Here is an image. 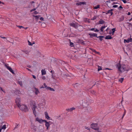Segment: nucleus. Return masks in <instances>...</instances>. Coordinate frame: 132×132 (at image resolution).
Listing matches in <instances>:
<instances>
[{
    "label": "nucleus",
    "mask_w": 132,
    "mask_h": 132,
    "mask_svg": "<svg viewBox=\"0 0 132 132\" xmlns=\"http://www.w3.org/2000/svg\"><path fill=\"white\" fill-rule=\"evenodd\" d=\"M43 127L42 125H40L39 126V129L40 130V131L42 130H43Z\"/></svg>",
    "instance_id": "obj_28"
},
{
    "label": "nucleus",
    "mask_w": 132,
    "mask_h": 132,
    "mask_svg": "<svg viewBox=\"0 0 132 132\" xmlns=\"http://www.w3.org/2000/svg\"><path fill=\"white\" fill-rule=\"evenodd\" d=\"M86 4V3L85 2H80L79 3H76V5H81V4Z\"/></svg>",
    "instance_id": "obj_20"
},
{
    "label": "nucleus",
    "mask_w": 132,
    "mask_h": 132,
    "mask_svg": "<svg viewBox=\"0 0 132 132\" xmlns=\"http://www.w3.org/2000/svg\"><path fill=\"white\" fill-rule=\"evenodd\" d=\"M90 49L93 52H96V51L94 50V49H92V48H90Z\"/></svg>",
    "instance_id": "obj_50"
},
{
    "label": "nucleus",
    "mask_w": 132,
    "mask_h": 132,
    "mask_svg": "<svg viewBox=\"0 0 132 132\" xmlns=\"http://www.w3.org/2000/svg\"><path fill=\"white\" fill-rule=\"evenodd\" d=\"M45 117L48 120L50 119V117L49 116L48 113L47 112H45Z\"/></svg>",
    "instance_id": "obj_16"
},
{
    "label": "nucleus",
    "mask_w": 132,
    "mask_h": 132,
    "mask_svg": "<svg viewBox=\"0 0 132 132\" xmlns=\"http://www.w3.org/2000/svg\"><path fill=\"white\" fill-rule=\"evenodd\" d=\"M6 125H4L3 126V127H2L1 129H6Z\"/></svg>",
    "instance_id": "obj_40"
},
{
    "label": "nucleus",
    "mask_w": 132,
    "mask_h": 132,
    "mask_svg": "<svg viewBox=\"0 0 132 132\" xmlns=\"http://www.w3.org/2000/svg\"><path fill=\"white\" fill-rule=\"evenodd\" d=\"M18 83L21 86H22V82L21 81H18Z\"/></svg>",
    "instance_id": "obj_29"
},
{
    "label": "nucleus",
    "mask_w": 132,
    "mask_h": 132,
    "mask_svg": "<svg viewBox=\"0 0 132 132\" xmlns=\"http://www.w3.org/2000/svg\"><path fill=\"white\" fill-rule=\"evenodd\" d=\"M116 66L118 71L121 72L127 71L129 70V68L128 66L126 65L123 64L118 63L116 64Z\"/></svg>",
    "instance_id": "obj_1"
},
{
    "label": "nucleus",
    "mask_w": 132,
    "mask_h": 132,
    "mask_svg": "<svg viewBox=\"0 0 132 132\" xmlns=\"http://www.w3.org/2000/svg\"><path fill=\"white\" fill-rule=\"evenodd\" d=\"M100 5H98L97 6H95L94 7V9H97L98 8H99L100 7Z\"/></svg>",
    "instance_id": "obj_38"
},
{
    "label": "nucleus",
    "mask_w": 132,
    "mask_h": 132,
    "mask_svg": "<svg viewBox=\"0 0 132 132\" xmlns=\"http://www.w3.org/2000/svg\"><path fill=\"white\" fill-rule=\"evenodd\" d=\"M75 109V108L74 107H72L70 109H66V110L68 112H71L73 110Z\"/></svg>",
    "instance_id": "obj_17"
},
{
    "label": "nucleus",
    "mask_w": 132,
    "mask_h": 132,
    "mask_svg": "<svg viewBox=\"0 0 132 132\" xmlns=\"http://www.w3.org/2000/svg\"><path fill=\"white\" fill-rule=\"evenodd\" d=\"M115 31V28H114L112 29V30H110L109 31V34L113 35L114 34V32Z\"/></svg>",
    "instance_id": "obj_13"
},
{
    "label": "nucleus",
    "mask_w": 132,
    "mask_h": 132,
    "mask_svg": "<svg viewBox=\"0 0 132 132\" xmlns=\"http://www.w3.org/2000/svg\"><path fill=\"white\" fill-rule=\"evenodd\" d=\"M39 19L41 21H43L44 20V18H43V17H41Z\"/></svg>",
    "instance_id": "obj_51"
},
{
    "label": "nucleus",
    "mask_w": 132,
    "mask_h": 132,
    "mask_svg": "<svg viewBox=\"0 0 132 132\" xmlns=\"http://www.w3.org/2000/svg\"><path fill=\"white\" fill-rule=\"evenodd\" d=\"M92 92L93 94H95V92L93 90Z\"/></svg>",
    "instance_id": "obj_60"
},
{
    "label": "nucleus",
    "mask_w": 132,
    "mask_h": 132,
    "mask_svg": "<svg viewBox=\"0 0 132 132\" xmlns=\"http://www.w3.org/2000/svg\"><path fill=\"white\" fill-rule=\"evenodd\" d=\"M5 65L6 67L13 74H14V72L13 70L10 67H9L6 64H5Z\"/></svg>",
    "instance_id": "obj_8"
},
{
    "label": "nucleus",
    "mask_w": 132,
    "mask_h": 132,
    "mask_svg": "<svg viewBox=\"0 0 132 132\" xmlns=\"http://www.w3.org/2000/svg\"><path fill=\"white\" fill-rule=\"evenodd\" d=\"M126 110H124V114H123V116L122 117V118H123L124 116L125 115V114H126Z\"/></svg>",
    "instance_id": "obj_44"
},
{
    "label": "nucleus",
    "mask_w": 132,
    "mask_h": 132,
    "mask_svg": "<svg viewBox=\"0 0 132 132\" xmlns=\"http://www.w3.org/2000/svg\"><path fill=\"white\" fill-rule=\"evenodd\" d=\"M27 67L29 68H31V66L29 65H27Z\"/></svg>",
    "instance_id": "obj_61"
},
{
    "label": "nucleus",
    "mask_w": 132,
    "mask_h": 132,
    "mask_svg": "<svg viewBox=\"0 0 132 132\" xmlns=\"http://www.w3.org/2000/svg\"><path fill=\"white\" fill-rule=\"evenodd\" d=\"M92 128L95 130H98V127H97V123H93L91 124Z\"/></svg>",
    "instance_id": "obj_6"
},
{
    "label": "nucleus",
    "mask_w": 132,
    "mask_h": 132,
    "mask_svg": "<svg viewBox=\"0 0 132 132\" xmlns=\"http://www.w3.org/2000/svg\"><path fill=\"white\" fill-rule=\"evenodd\" d=\"M30 105L31 109L32 108H36L37 107L36 105L35 102L33 101H31L30 102Z\"/></svg>",
    "instance_id": "obj_5"
},
{
    "label": "nucleus",
    "mask_w": 132,
    "mask_h": 132,
    "mask_svg": "<svg viewBox=\"0 0 132 132\" xmlns=\"http://www.w3.org/2000/svg\"><path fill=\"white\" fill-rule=\"evenodd\" d=\"M28 45H32V44L31 43L29 42V40L28 41Z\"/></svg>",
    "instance_id": "obj_49"
},
{
    "label": "nucleus",
    "mask_w": 132,
    "mask_h": 132,
    "mask_svg": "<svg viewBox=\"0 0 132 132\" xmlns=\"http://www.w3.org/2000/svg\"><path fill=\"white\" fill-rule=\"evenodd\" d=\"M92 101V100L89 98H87L84 100H82V105L84 107H87L88 105V103H91Z\"/></svg>",
    "instance_id": "obj_2"
},
{
    "label": "nucleus",
    "mask_w": 132,
    "mask_h": 132,
    "mask_svg": "<svg viewBox=\"0 0 132 132\" xmlns=\"http://www.w3.org/2000/svg\"><path fill=\"white\" fill-rule=\"evenodd\" d=\"M17 27L19 28L20 29H21L22 28H24V27L22 26H16Z\"/></svg>",
    "instance_id": "obj_43"
},
{
    "label": "nucleus",
    "mask_w": 132,
    "mask_h": 132,
    "mask_svg": "<svg viewBox=\"0 0 132 132\" xmlns=\"http://www.w3.org/2000/svg\"><path fill=\"white\" fill-rule=\"evenodd\" d=\"M33 15V16L35 18L36 21H37L38 20V19L40 17V15Z\"/></svg>",
    "instance_id": "obj_21"
},
{
    "label": "nucleus",
    "mask_w": 132,
    "mask_h": 132,
    "mask_svg": "<svg viewBox=\"0 0 132 132\" xmlns=\"http://www.w3.org/2000/svg\"><path fill=\"white\" fill-rule=\"evenodd\" d=\"M70 25L76 29H77L79 27L80 28H82V27L79 25H78L77 23H71L70 24Z\"/></svg>",
    "instance_id": "obj_4"
},
{
    "label": "nucleus",
    "mask_w": 132,
    "mask_h": 132,
    "mask_svg": "<svg viewBox=\"0 0 132 132\" xmlns=\"http://www.w3.org/2000/svg\"><path fill=\"white\" fill-rule=\"evenodd\" d=\"M18 107L21 110L24 112H27L28 111L27 106L24 105H20Z\"/></svg>",
    "instance_id": "obj_3"
},
{
    "label": "nucleus",
    "mask_w": 132,
    "mask_h": 132,
    "mask_svg": "<svg viewBox=\"0 0 132 132\" xmlns=\"http://www.w3.org/2000/svg\"><path fill=\"white\" fill-rule=\"evenodd\" d=\"M88 35L90 36V37L91 38H93L94 37H97V34L96 33H89Z\"/></svg>",
    "instance_id": "obj_11"
},
{
    "label": "nucleus",
    "mask_w": 132,
    "mask_h": 132,
    "mask_svg": "<svg viewBox=\"0 0 132 132\" xmlns=\"http://www.w3.org/2000/svg\"><path fill=\"white\" fill-rule=\"evenodd\" d=\"M66 77H69V75L68 74H65L64 75Z\"/></svg>",
    "instance_id": "obj_58"
},
{
    "label": "nucleus",
    "mask_w": 132,
    "mask_h": 132,
    "mask_svg": "<svg viewBox=\"0 0 132 132\" xmlns=\"http://www.w3.org/2000/svg\"><path fill=\"white\" fill-rule=\"evenodd\" d=\"M104 37L103 36H97V38H98L101 41H102L103 40L102 38H104Z\"/></svg>",
    "instance_id": "obj_25"
},
{
    "label": "nucleus",
    "mask_w": 132,
    "mask_h": 132,
    "mask_svg": "<svg viewBox=\"0 0 132 132\" xmlns=\"http://www.w3.org/2000/svg\"><path fill=\"white\" fill-rule=\"evenodd\" d=\"M105 22L103 20L101 19L99 21L98 23V24H103Z\"/></svg>",
    "instance_id": "obj_19"
},
{
    "label": "nucleus",
    "mask_w": 132,
    "mask_h": 132,
    "mask_svg": "<svg viewBox=\"0 0 132 132\" xmlns=\"http://www.w3.org/2000/svg\"><path fill=\"white\" fill-rule=\"evenodd\" d=\"M73 45V43L71 42H70V46L71 47H72Z\"/></svg>",
    "instance_id": "obj_46"
},
{
    "label": "nucleus",
    "mask_w": 132,
    "mask_h": 132,
    "mask_svg": "<svg viewBox=\"0 0 132 132\" xmlns=\"http://www.w3.org/2000/svg\"><path fill=\"white\" fill-rule=\"evenodd\" d=\"M0 89H1V90H2V91H3L5 93V92L3 90V89L1 87H0Z\"/></svg>",
    "instance_id": "obj_59"
},
{
    "label": "nucleus",
    "mask_w": 132,
    "mask_h": 132,
    "mask_svg": "<svg viewBox=\"0 0 132 132\" xmlns=\"http://www.w3.org/2000/svg\"><path fill=\"white\" fill-rule=\"evenodd\" d=\"M102 69L101 68V67L98 66V71H99L100 70H101Z\"/></svg>",
    "instance_id": "obj_37"
},
{
    "label": "nucleus",
    "mask_w": 132,
    "mask_h": 132,
    "mask_svg": "<svg viewBox=\"0 0 132 132\" xmlns=\"http://www.w3.org/2000/svg\"><path fill=\"white\" fill-rule=\"evenodd\" d=\"M4 3L3 2H1V1H0V4H4Z\"/></svg>",
    "instance_id": "obj_64"
},
{
    "label": "nucleus",
    "mask_w": 132,
    "mask_h": 132,
    "mask_svg": "<svg viewBox=\"0 0 132 132\" xmlns=\"http://www.w3.org/2000/svg\"><path fill=\"white\" fill-rule=\"evenodd\" d=\"M36 121L38 122L39 123H41L42 122H44V120H43L41 119H40L38 117H37L36 119Z\"/></svg>",
    "instance_id": "obj_12"
},
{
    "label": "nucleus",
    "mask_w": 132,
    "mask_h": 132,
    "mask_svg": "<svg viewBox=\"0 0 132 132\" xmlns=\"http://www.w3.org/2000/svg\"><path fill=\"white\" fill-rule=\"evenodd\" d=\"M22 51L24 53H25L27 55H29V51L27 50H25L24 51L22 50Z\"/></svg>",
    "instance_id": "obj_27"
},
{
    "label": "nucleus",
    "mask_w": 132,
    "mask_h": 132,
    "mask_svg": "<svg viewBox=\"0 0 132 132\" xmlns=\"http://www.w3.org/2000/svg\"><path fill=\"white\" fill-rule=\"evenodd\" d=\"M122 1L124 3H126L127 2V1L126 0H123Z\"/></svg>",
    "instance_id": "obj_57"
},
{
    "label": "nucleus",
    "mask_w": 132,
    "mask_h": 132,
    "mask_svg": "<svg viewBox=\"0 0 132 132\" xmlns=\"http://www.w3.org/2000/svg\"><path fill=\"white\" fill-rule=\"evenodd\" d=\"M124 80V78H120L119 79V81L121 82H122Z\"/></svg>",
    "instance_id": "obj_31"
},
{
    "label": "nucleus",
    "mask_w": 132,
    "mask_h": 132,
    "mask_svg": "<svg viewBox=\"0 0 132 132\" xmlns=\"http://www.w3.org/2000/svg\"><path fill=\"white\" fill-rule=\"evenodd\" d=\"M118 6V5H114L113 6V7L114 8H116Z\"/></svg>",
    "instance_id": "obj_54"
},
{
    "label": "nucleus",
    "mask_w": 132,
    "mask_h": 132,
    "mask_svg": "<svg viewBox=\"0 0 132 132\" xmlns=\"http://www.w3.org/2000/svg\"><path fill=\"white\" fill-rule=\"evenodd\" d=\"M32 77H33L35 79H36V77L34 75H32Z\"/></svg>",
    "instance_id": "obj_62"
},
{
    "label": "nucleus",
    "mask_w": 132,
    "mask_h": 132,
    "mask_svg": "<svg viewBox=\"0 0 132 132\" xmlns=\"http://www.w3.org/2000/svg\"><path fill=\"white\" fill-rule=\"evenodd\" d=\"M39 13L38 12H37V11H35L34 12V13L35 14H37Z\"/></svg>",
    "instance_id": "obj_53"
},
{
    "label": "nucleus",
    "mask_w": 132,
    "mask_h": 132,
    "mask_svg": "<svg viewBox=\"0 0 132 132\" xmlns=\"http://www.w3.org/2000/svg\"><path fill=\"white\" fill-rule=\"evenodd\" d=\"M46 24L45 23H43L41 24V26L43 27H45L46 26Z\"/></svg>",
    "instance_id": "obj_35"
},
{
    "label": "nucleus",
    "mask_w": 132,
    "mask_h": 132,
    "mask_svg": "<svg viewBox=\"0 0 132 132\" xmlns=\"http://www.w3.org/2000/svg\"><path fill=\"white\" fill-rule=\"evenodd\" d=\"M20 92L18 90H16L15 92V93L16 94L18 95L20 93Z\"/></svg>",
    "instance_id": "obj_34"
},
{
    "label": "nucleus",
    "mask_w": 132,
    "mask_h": 132,
    "mask_svg": "<svg viewBox=\"0 0 132 132\" xmlns=\"http://www.w3.org/2000/svg\"><path fill=\"white\" fill-rule=\"evenodd\" d=\"M47 90H49L52 91H55V90L53 88H52L50 87H47Z\"/></svg>",
    "instance_id": "obj_23"
},
{
    "label": "nucleus",
    "mask_w": 132,
    "mask_h": 132,
    "mask_svg": "<svg viewBox=\"0 0 132 132\" xmlns=\"http://www.w3.org/2000/svg\"><path fill=\"white\" fill-rule=\"evenodd\" d=\"M72 132H77V130L75 128H73L72 130Z\"/></svg>",
    "instance_id": "obj_30"
},
{
    "label": "nucleus",
    "mask_w": 132,
    "mask_h": 132,
    "mask_svg": "<svg viewBox=\"0 0 132 132\" xmlns=\"http://www.w3.org/2000/svg\"><path fill=\"white\" fill-rule=\"evenodd\" d=\"M37 7H36V8H34L32 10H31L30 11V12H32L33 11H35L37 9Z\"/></svg>",
    "instance_id": "obj_41"
},
{
    "label": "nucleus",
    "mask_w": 132,
    "mask_h": 132,
    "mask_svg": "<svg viewBox=\"0 0 132 132\" xmlns=\"http://www.w3.org/2000/svg\"><path fill=\"white\" fill-rule=\"evenodd\" d=\"M73 85L74 87L75 88H76L79 85V84L78 83H76Z\"/></svg>",
    "instance_id": "obj_26"
},
{
    "label": "nucleus",
    "mask_w": 132,
    "mask_h": 132,
    "mask_svg": "<svg viewBox=\"0 0 132 132\" xmlns=\"http://www.w3.org/2000/svg\"><path fill=\"white\" fill-rule=\"evenodd\" d=\"M26 69L28 70L29 71H30V72H31V70L29 69L28 68H26Z\"/></svg>",
    "instance_id": "obj_63"
},
{
    "label": "nucleus",
    "mask_w": 132,
    "mask_h": 132,
    "mask_svg": "<svg viewBox=\"0 0 132 132\" xmlns=\"http://www.w3.org/2000/svg\"><path fill=\"white\" fill-rule=\"evenodd\" d=\"M44 121L45 123V125L47 127V129L48 130V129L50 125L49 122H51L50 121L49 122H48L46 120H44Z\"/></svg>",
    "instance_id": "obj_10"
},
{
    "label": "nucleus",
    "mask_w": 132,
    "mask_h": 132,
    "mask_svg": "<svg viewBox=\"0 0 132 132\" xmlns=\"http://www.w3.org/2000/svg\"><path fill=\"white\" fill-rule=\"evenodd\" d=\"M96 16H94V17H93L92 19H91V20H95V19H96Z\"/></svg>",
    "instance_id": "obj_47"
},
{
    "label": "nucleus",
    "mask_w": 132,
    "mask_h": 132,
    "mask_svg": "<svg viewBox=\"0 0 132 132\" xmlns=\"http://www.w3.org/2000/svg\"><path fill=\"white\" fill-rule=\"evenodd\" d=\"M32 109L33 111L34 114L35 115V117H36V114H37V113H38V112H37V110H38L37 108L36 107V108H32Z\"/></svg>",
    "instance_id": "obj_9"
},
{
    "label": "nucleus",
    "mask_w": 132,
    "mask_h": 132,
    "mask_svg": "<svg viewBox=\"0 0 132 132\" xmlns=\"http://www.w3.org/2000/svg\"><path fill=\"white\" fill-rule=\"evenodd\" d=\"M90 30L92 31L94 30V31L95 32H98L99 31V30H98L97 29L94 28H91Z\"/></svg>",
    "instance_id": "obj_24"
},
{
    "label": "nucleus",
    "mask_w": 132,
    "mask_h": 132,
    "mask_svg": "<svg viewBox=\"0 0 132 132\" xmlns=\"http://www.w3.org/2000/svg\"><path fill=\"white\" fill-rule=\"evenodd\" d=\"M42 78L43 80H45L46 79V78L45 76H43L42 77Z\"/></svg>",
    "instance_id": "obj_56"
},
{
    "label": "nucleus",
    "mask_w": 132,
    "mask_h": 132,
    "mask_svg": "<svg viewBox=\"0 0 132 132\" xmlns=\"http://www.w3.org/2000/svg\"><path fill=\"white\" fill-rule=\"evenodd\" d=\"M112 37L110 36H108V39H111Z\"/></svg>",
    "instance_id": "obj_48"
},
{
    "label": "nucleus",
    "mask_w": 132,
    "mask_h": 132,
    "mask_svg": "<svg viewBox=\"0 0 132 132\" xmlns=\"http://www.w3.org/2000/svg\"><path fill=\"white\" fill-rule=\"evenodd\" d=\"M52 78L54 79H55V77L54 76V75H53V73H52Z\"/></svg>",
    "instance_id": "obj_42"
},
{
    "label": "nucleus",
    "mask_w": 132,
    "mask_h": 132,
    "mask_svg": "<svg viewBox=\"0 0 132 132\" xmlns=\"http://www.w3.org/2000/svg\"><path fill=\"white\" fill-rule=\"evenodd\" d=\"M39 10L41 13L42 12V8H40L39 9Z\"/></svg>",
    "instance_id": "obj_52"
},
{
    "label": "nucleus",
    "mask_w": 132,
    "mask_h": 132,
    "mask_svg": "<svg viewBox=\"0 0 132 132\" xmlns=\"http://www.w3.org/2000/svg\"><path fill=\"white\" fill-rule=\"evenodd\" d=\"M15 102L16 104L18 106H19L21 105V103L20 98H16L15 99Z\"/></svg>",
    "instance_id": "obj_7"
},
{
    "label": "nucleus",
    "mask_w": 132,
    "mask_h": 132,
    "mask_svg": "<svg viewBox=\"0 0 132 132\" xmlns=\"http://www.w3.org/2000/svg\"><path fill=\"white\" fill-rule=\"evenodd\" d=\"M92 109L90 107H88L87 108V110L88 111H89L92 110Z\"/></svg>",
    "instance_id": "obj_39"
},
{
    "label": "nucleus",
    "mask_w": 132,
    "mask_h": 132,
    "mask_svg": "<svg viewBox=\"0 0 132 132\" xmlns=\"http://www.w3.org/2000/svg\"><path fill=\"white\" fill-rule=\"evenodd\" d=\"M44 85V87L45 88H46V89H47V87H48V86H47L46 85V84L45 83H44L43 84Z\"/></svg>",
    "instance_id": "obj_45"
},
{
    "label": "nucleus",
    "mask_w": 132,
    "mask_h": 132,
    "mask_svg": "<svg viewBox=\"0 0 132 132\" xmlns=\"http://www.w3.org/2000/svg\"><path fill=\"white\" fill-rule=\"evenodd\" d=\"M34 88L35 90V92L36 95H37L40 93V92L37 88L34 87Z\"/></svg>",
    "instance_id": "obj_15"
},
{
    "label": "nucleus",
    "mask_w": 132,
    "mask_h": 132,
    "mask_svg": "<svg viewBox=\"0 0 132 132\" xmlns=\"http://www.w3.org/2000/svg\"><path fill=\"white\" fill-rule=\"evenodd\" d=\"M132 41V38H128L127 39H125L124 40V42L125 43H129V42H131Z\"/></svg>",
    "instance_id": "obj_14"
},
{
    "label": "nucleus",
    "mask_w": 132,
    "mask_h": 132,
    "mask_svg": "<svg viewBox=\"0 0 132 132\" xmlns=\"http://www.w3.org/2000/svg\"><path fill=\"white\" fill-rule=\"evenodd\" d=\"M47 19H50L51 18V15H50V14H48V15H47Z\"/></svg>",
    "instance_id": "obj_33"
},
{
    "label": "nucleus",
    "mask_w": 132,
    "mask_h": 132,
    "mask_svg": "<svg viewBox=\"0 0 132 132\" xmlns=\"http://www.w3.org/2000/svg\"><path fill=\"white\" fill-rule=\"evenodd\" d=\"M113 10L112 9L111 10L108 11V14H109V15L111 16L113 12L112 11Z\"/></svg>",
    "instance_id": "obj_18"
},
{
    "label": "nucleus",
    "mask_w": 132,
    "mask_h": 132,
    "mask_svg": "<svg viewBox=\"0 0 132 132\" xmlns=\"http://www.w3.org/2000/svg\"><path fill=\"white\" fill-rule=\"evenodd\" d=\"M105 26H103L101 28V29H100L101 31V32H103V29L104 28H105Z\"/></svg>",
    "instance_id": "obj_32"
},
{
    "label": "nucleus",
    "mask_w": 132,
    "mask_h": 132,
    "mask_svg": "<svg viewBox=\"0 0 132 132\" xmlns=\"http://www.w3.org/2000/svg\"><path fill=\"white\" fill-rule=\"evenodd\" d=\"M41 73L42 75H43L46 74V72L45 69H42L41 70Z\"/></svg>",
    "instance_id": "obj_22"
},
{
    "label": "nucleus",
    "mask_w": 132,
    "mask_h": 132,
    "mask_svg": "<svg viewBox=\"0 0 132 132\" xmlns=\"http://www.w3.org/2000/svg\"><path fill=\"white\" fill-rule=\"evenodd\" d=\"M80 43L81 44H83V45L85 44V43L82 40H80Z\"/></svg>",
    "instance_id": "obj_36"
},
{
    "label": "nucleus",
    "mask_w": 132,
    "mask_h": 132,
    "mask_svg": "<svg viewBox=\"0 0 132 132\" xmlns=\"http://www.w3.org/2000/svg\"><path fill=\"white\" fill-rule=\"evenodd\" d=\"M0 37L2 38H3V39H6L7 38L6 37H3L2 36H1L0 35Z\"/></svg>",
    "instance_id": "obj_55"
}]
</instances>
